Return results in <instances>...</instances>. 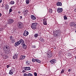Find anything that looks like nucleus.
<instances>
[{
	"instance_id": "nucleus-1",
	"label": "nucleus",
	"mask_w": 76,
	"mask_h": 76,
	"mask_svg": "<svg viewBox=\"0 0 76 76\" xmlns=\"http://www.w3.org/2000/svg\"><path fill=\"white\" fill-rule=\"evenodd\" d=\"M3 50L4 53L6 54H8L10 53V48L8 45H5L3 47Z\"/></svg>"
},
{
	"instance_id": "nucleus-2",
	"label": "nucleus",
	"mask_w": 76,
	"mask_h": 76,
	"mask_svg": "<svg viewBox=\"0 0 76 76\" xmlns=\"http://www.w3.org/2000/svg\"><path fill=\"white\" fill-rule=\"evenodd\" d=\"M24 43H25V42L22 39H20V40L15 42V47H17V46L19 45L20 44H21L22 45Z\"/></svg>"
},
{
	"instance_id": "nucleus-3",
	"label": "nucleus",
	"mask_w": 76,
	"mask_h": 76,
	"mask_svg": "<svg viewBox=\"0 0 76 76\" xmlns=\"http://www.w3.org/2000/svg\"><path fill=\"white\" fill-rule=\"evenodd\" d=\"M60 33H61L60 30H58L53 32V35L55 37H57L59 36V35L60 34Z\"/></svg>"
},
{
	"instance_id": "nucleus-4",
	"label": "nucleus",
	"mask_w": 76,
	"mask_h": 76,
	"mask_svg": "<svg viewBox=\"0 0 76 76\" xmlns=\"http://www.w3.org/2000/svg\"><path fill=\"white\" fill-rule=\"evenodd\" d=\"M17 27L18 29H23L24 27L23 24L21 22H18L17 24Z\"/></svg>"
},
{
	"instance_id": "nucleus-5",
	"label": "nucleus",
	"mask_w": 76,
	"mask_h": 76,
	"mask_svg": "<svg viewBox=\"0 0 76 76\" xmlns=\"http://www.w3.org/2000/svg\"><path fill=\"white\" fill-rule=\"evenodd\" d=\"M38 25V23H33L31 25V28L33 30H35L37 29V26Z\"/></svg>"
},
{
	"instance_id": "nucleus-6",
	"label": "nucleus",
	"mask_w": 76,
	"mask_h": 76,
	"mask_svg": "<svg viewBox=\"0 0 76 76\" xmlns=\"http://www.w3.org/2000/svg\"><path fill=\"white\" fill-rule=\"evenodd\" d=\"M10 40L12 42H13V43H15V39L13 38V36H11L10 37Z\"/></svg>"
},
{
	"instance_id": "nucleus-7",
	"label": "nucleus",
	"mask_w": 76,
	"mask_h": 76,
	"mask_svg": "<svg viewBox=\"0 0 76 76\" xmlns=\"http://www.w3.org/2000/svg\"><path fill=\"white\" fill-rule=\"evenodd\" d=\"M14 22V20L12 19H9L8 20V23L10 25V24H12V23H13Z\"/></svg>"
},
{
	"instance_id": "nucleus-8",
	"label": "nucleus",
	"mask_w": 76,
	"mask_h": 76,
	"mask_svg": "<svg viewBox=\"0 0 76 76\" xmlns=\"http://www.w3.org/2000/svg\"><path fill=\"white\" fill-rule=\"evenodd\" d=\"M28 34L29 33L28 32V31H27L26 30L24 31V32L23 34V35H24V36H25V37H26V36L28 35Z\"/></svg>"
},
{
	"instance_id": "nucleus-9",
	"label": "nucleus",
	"mask_w": 76,
	"mask_h": 76,
	"mask_svg": "<svg viewBox=\"0 0 76 76\" xmlns=\"http://www.w3.org/2000/svg\"><path fill=\"white\" fill-rule=\"evenodd\" d=\"M31 64V61L29 60H26V61L25 64L26 65H30Z\"/></svg>"
},
{
	"instance_id": "nucleus-10",
	"label": "nucleus",
	"mask_w": 76,
	"mask_h": 76,
	"mask_svg": "<svg viewBox=\"0 0 76 76\" xmlns=\"http://www.w3.org/2000/svg\"><path fill=\"white\" fill-rule=\"evenodd\" d=\"M57 12L58 13H61V12H63V9L61 8H58L57 10Z\"/></svg>"
},
{
	"instance_id": "nucleus-11",
	"label": "nucleus",
	"mask_w": 76,
	"mask_h": 76,
	"mask_svg": "<svg viewBox=\"0 0 76 76\" xmlns=\"http://www.w3.org/2000/svg\"><path fill=\"white\" fill-rule=\"evenodd\" d=\"M50 62L52 64H55L56 63V60L55 59H53L50 61Z\"/></svg>"
},
{
	"instance_id": "nucleus-12",
	"label": "nucleus",
	"mask_w": 76,
	"mask_h": 76,
	"mask_svg": "<svg viewBox=\"0 0 76 76\" xmlns=\"http://www.w3.org/2000/svg\"><path fill=\"white\" fill-rule=\"evenodd\" d=\"M25 57H26L25 56L21 55L20 57V60H23V59L25 58Z\"/></svg>"
},
{
	"instance_id": "nucleus-13",
	"label": "nucleus",
	"mask_w": 76,
	"mask_h": 76,
	"mask_svg": "<svg viewBox=\"0 0 76 76\" xmlns=\"http://www.w3.org/2000/svg\"><path fill=\"white\" fill-rule=\"evenodd\" d=\"M23 69L25 70H31V68L29 67H23Z\"/></svg>"
},
{
	"instance_id": "nucleus-14",
	"label": "nucleus",
	"mask_w": 76,
	"mask_h": 76,
	"mask_svg": "<svg viewBox=\"0 0 76 76\" xmlns=\"http://www.w3.org/2000/svg\"><path fill=\"white\" fill-rule=\"evenodd\" d=\"M31 18L32 20H36L37 18L34 15H31Z\"/></svg>"
},
{
	"instance_id": "nucleus-15",
	"label": "nucleus",
	"mask_w": 76,
	"mask_h": 76,
	"mask_svg": "<svg viewBox=\"0 0 76 76\" xmlns=\"http://www.w3.org/2000/svg\"><path fill=\"white\" fill-rule=\"evenodd\" d=\"M43 24L44 25H47V19H46V18L43 19Z\"/></svg>"
},
{
	"instance_id": "nucleus-16",
	"label": "nucleus",
	"mask_w": 76,
	"mask_h": 76,
	"mask_svg": "<svg viewBox=\"0 0 76 76\" xmlns=\"http://www.w3.org/2000/svg\"><path fill=\"white\" fill-rule=\"evenodd\" d=\"M22 47L23 48H24V49H25V50H26V48H27V46L26 45H25V43H24L23 44H22Z\"/></svg>"
},
{
	"instance_id": "nucleus-17",
	"label": "nucleus",
	"mask_w": 76,
	"mask_h": 76,
	"mask_svg": "<svg viewBox=\"0 0 76 76\" xmlns=\"http://www.w3.org/2000/svg\"><path fill=\"white\" fill-rule=\"evenodd\" d=\"M9 74L11 75H12L13 74V70L12 69L10 70L9 72Z\"/></svg>"
},
{
	"instance_id": "nucleus-18",
	"label": "nucleus",
	"mask_w": 76,
	"mask_h": 76,
	"mask_svg": "<svg viewBox=\"0 0 76 76\" xmlns=\"http://www.w3.org/2000/svg\"><path fill=\"white\" fill-rule=\"evenodd\" d=\"M62 4L61 2H58L56 3V5L57 6H61Z\"/></svg>"
},
{
	"instance_id": "nucleus-19",
	"label": "nucleus",
	"mask_w": 76,
	"mask_h": 76,
	"mask_svg": "<svg viewBox=\"0 0 76 76\" xmlns=\"http://www.w3.org/2000/svg\"><path fill=\"white\" fill-rule=\"evenodd\" d=\"M39 41H40L41 42H43V41H44V39H43V38H42L41 37H39Z\"/></svg>"
},
{
	"instance_id": "nucleus-20",
	"label": "nucleus",
	"mask_w": 76,
	"mask_h": 76,
	"mask_svg": "<svg viewBox=\"0 0 76 76\" xmlns=\"http://www.w3.org/2000/svg\"><path fill=\"white\" fill-rule=\"evenodd\" d=\"M5 7L7 9H9V6L8 4H7L5 5Z\"/></svg>"
},
{
	"instance_id": "nucleus-21",
	"label": "nucleus",
	"mask_w": 76,
	"mask_h": 76,
	"mask_svg": "<svg viewBox=\"0 0 76 76\" xmlns=\"http://www.w3.org/2000/svg\"><path fill=\"white\" fill-rule=\"evenodd\" d=\"M53 55L52 54H49V55L48 56V58H50L52 57Z\"/></svg>"
},
{
	"instance_id": "nucleus-22",
	"label": "nucleus",
	"mask_w": 76,
	"mask_h": 76,
	"mask_svg": "<svg viewBox=\"0 0 76 76\" xmlns=\"http://www.w3.org/2000/svg\"><path fill=\"white\" fill-rule=\"evenodd\" d=\"M10 4H15V2L13 1H11L10 2Z\"/></svg>"
},
{
	"instance_id": "nucleus-23",
	"label": "nucleus",
	"mask_w": 76,
	"mask_h": 76,
	"mask_svg": "<svg viewBox=\"0 0 76 76\" xmlns=\"http://www.w3.org/2000/svg\"><path fill=\"white\" fill-rule=\"evenodd\" d=\"M74 24V23L71 22L70 23V25L71 26H73Z\"/></svg>"
},
{
	"instance_id": "nucleus-24",
	"label": "nucleus",
	"mask_w": 76,
	"mask_h": 76,
	"mask_svg": "<svg viewBox=\"0 0 76 76\" xmlns=\"http://www.w3.org/2000/svg\"><path fill=\"white\" fill-rule=\"evenodd\" d=\"M35 61H36L37 63H41V61L38 59H36Z\"/></svg>"
},
{
	"instance_id": "nucleus-25",
	"label": "nucleus",
	"mask_w": 76,
	"mask_h": 76,
	"mask_svg": "<svg viewBox=\"0 0 76 76\" xmlns=\"http://www.w3.org/2000/svg\"><path fill=\"white\" fill-rule=\"evenodd\" d=\"M25 12L26 13V15H28V13L29 12V11H28V10H25Z\"/></svg>"
},
{
	"instance_id": "nucleus-26",
	"label": "nucleus",
	"mask_w": 76,
	"mask_h": 76,
	"mask_svg": "<svg viewBox=\"0 0 76 76\" xmlns=\"http://www.w3.org/2000/svg\"><path fill=\"white\" fill-rule=\"evenodd\" d=\"M38 37V34L36 33L34 34V37L35 38H37Z\"/></svg>"
},
{
	"instance_id": "nucleus-27",
	"label": "nucleus",
	"mask_w": 76,
	"mask_h": 76,
	"mask_svg": "<svg viewBox=\"0 0 76 76\" xmlns=\"http://www.w3.org/2000/svg\"><path fill=\"white\" fill-rule=\"evenodd\" d=\"M13 59H17L18 58V56H14L13 57Z\"/></svg>"
},
{
	"instance_id": "nucleus-28",
	"label": "nucleus",
	"mask_w": 76,
	"mask_h": 76,
	"mask_svg": "<svg viewBox=\"0 0 76 76\" xmlns=\"http://www.w3.org/2000/svg\"><path fill=\"white\" fill-rule=\"evenodd\" d=\"M49 12L50 13H53V10H52V9H49Z\"/></svg>"
},
{
	"instance_id": "nucleus-29",
	"label": "nucleus",
	"mask_w": 76,
	"mask_h": 76,
	"mask_svg": "<svg viewBox=\"0 0 76 76\" xmlns=\"http://www.w3.org/2000/svg\"><path fill=\"white\" fill-rule=\"evenodd\" d=\"M64 71H65L64 69H62V71L61 72V74H62V73H64Z\"/></svg>"
},
{
	"instance_id": "nucleus-30",
	"label": "nucleus",
	"mask_w": 76,
	"mask_h": 76,
	"mask_svg": "<svg viewBox=\"0 0 76 76\" xmlns=\"http://www.w3.org/2000/svg\"><path fill=\"white\" fill-rule=\"evenodd\" d=\"M64 20H66L67 19V18L66 16V15L64 16Z\"/></svg>"
},
{
	"instance_id": "nucleus-31",
	"label": "nucleus",
	"mask_w": 76,
	"mask_h": 76,
	"mask_svg": "<svg viewBox=\"0 0 76 76\" xmlns=\"http://www.w3.org/2000/svg\"><path fill=\"white\" fill-rule=\"evenodd\" d=\"M28 76H33V75L31 73H28Z\"/></svg>"
},
{
	"instance_id": "nucleus-32",
	"label": "nucleus",
	"mask_w": 76,
	"mask_h": 76,
	"mask_svg": "<svg viewBox=\"0 0 76 76\" xmlns=\"http://www.w3.org/2000/svg\"><path fill=\"white\" fill-rule=\"evenodd\" d=\"M26 3L27 4H29V0H26Z\"/></svg>"
},
{
	"instance_id": "nucleus-33",
	"label": "nucleus",
	"mask_w": 76,
	"mask_h": 76,
	"mask_svg": "<svg viewBox=\"0 0 76 76\" xmlns=\"http://www.w3.org/2000/svg\"><path fill=\"white\" fill-rule=\"evenodd\" d=\"M24 76H28V74H27L26 73H24L23 74Z\"/></svg>"
},
{
	"instance_id": "nucleus-34",
	"label": "nucleus",
	"mask_w": 76,
	"mask_h": 76,
	"mask_svg": "<svg viewBox=\"0 0 76 76\" xmlns=\"http://www.w3.org/2000/svg\"><path fill=\"white\" fill-rule=\"evenodd\" d=\"M35 59L34 58H32V62H35Z\"/></svg>"
},
{
	"instance_id": "nucleus-35",
	"label": "nucleus",
	"mask_w": 76,
	"mask_h": 76,
	"mask_svg": "<svg viewBox=\"0 0 76 76\" xmlns=\"http://www.w3.org/2000/svg\"><path fill=\"white\" fill-rule=\"evenodd\" d=\"M34 75L35 76H37V72H34Z\"/></svg>"
},
{
	"instance_id": "nucleus-36",
	"label": "nucleus",
	"mask_w": 76,
	"mask_h": 76,
	"mask_svg": "<svg viewBox=\"0 0 76 76\" xmlns=\"http://www.w3.org/2000/svg\"><path fill=\"white\" fill-rule=\"evenodd\" d=\"M12 8H11L9 10V13H11V12H12Z\"/></svg>"
},
{
	"instance_id": "nucleus-37",
	"label": "nucleus",
	"mask_w": 76,
	"mask_h": 76,
	"mask_svg": "<svg viewBox=\"0 0 76 76\" xmlns=\"http://www.w3.org/2000/svg\"><path fill=\"white\" fill-rule=\"evenodd\" d=\"M32 47L33 48H36V46L35 45H32Z\"/></svg>"
},
{
	"instance_id": "nucleus-38",
	"label": "nucleus",
	"mask_w": 76,
	"mask_h": 76,
	"mask_svg": "<svg viewBox=\"0 0 76 76\" xmlns=\"http://www.w3.org/2000/svg\"><path fill=\"white\" fill-rule=\"evenodd\" d=\"M10 64L9 65H7V68H8L9 67H10Z\"/></svg>"
},
{
	"instance_id": "nucleus-39",
	"label": "nucleus",
	"mask_w": 76,
	"mask_h": 76,
	"mask_svg": "<svg viewBox=\"0 0 76 76\" xmlns=\"http://www.w3.org/2000/svg\"><path fill=\"white\" fill-rule=\"evenodd\" d=\"M70 56H71V54L70 53H68L67 54V56H69V57H70Z\"/></svg>"
},
{
	"instance_id": "nucleus-40",
	"label": "nucleus",
	"mask_w": 76,
	"mask_h": 76,
	"mask_svg": "<svg viewBox=\"0 0 76 76\" xmlns=\"http://www.w3.org/2000/svg\"><path fill=\"white\" fill-rule=\"evenodd\" d=\"M4 56L6 58H9V56Z\"/></svg>"
},
{
	"instance_id": "nucleus-41",
	"label": "nucleus",
	"mask_w": 76,
	"mask_h": 76,
	"mask_svg": "<svg viewBox=\"0 0 76 76\" xmlns=\"http://www.w3.org/2000/svg\"><path fill=\"white\" fill-rule=\"evenodd\" d=\"M23 14L24 15H26V13L25 12H23Z\"/></svg>"
},
{
	"instance_id": "nucleus-42",
	"label": "nucleus",
	"mask_w": 76,
	"mask_h": 76,
	"mask_svg": "<svg viewBox=\"0 0 76 76\" xmlns=\"http://www.w3.org/2000/svg\"><path fill=\"white\" fill-rule=\"evenodd\" d=\"M25 9H23V10H22V12H25Z\"/></svg>"
},
{
	"instance_id": "nucleus-43",
	"label": "nucleus",
	"mask_w": 76,
	"mask_h": 76,
	"mask_svg": "<svg viewBox=\"0 0 76 76\" xmlns=\"http://www.w3.org/2000/svg\"><path fill=\"white\" fill-rule=\"evenodd\" d=\"M14 56H17L18 57V54L16 53Z\"/></svg>"
},
{
	"instance_id": "nucleus-44",
	"label": "nucleus",
	"mask_w": 76,
	"mask_h": 76,
	"mask_svg": "<svg viewBox=\"0 0 76 76\" xmlns=\"http://www.w3.org/2000/svg\"><path fill=\"white\" fill-rule=\"evenodd\" d=\"M25 71L26 70H23L22 72V73H24V72H25Z\"/></svg>"
},
{
	"instance_id": "nucleus-45",
	"label": "nucleus",
	"mask_w": 76,
	"mask_h": 76,
	"mask_svg": "<svg viewBox=\"0 0 76 76\" xmlns=\"http://www.w3.org/2000/svg\"><path fill=\"white\" fill-rule=\"evenodd\" d=\"M71 71V69H69L68 70V72H70Z\"/></svg>"
},
{
	"instance_id": "nucleus-46",
	"label": "nucleus",
	"mask_w": 76,
	"mask_h": 76,
	"mask_svg": "<svg viewBox=\"0 0 76 76\" xmlns=\"http://www.w3.org/2000/svg\"><path fill=\"white\" fill-rule=\"evenodd\" d=\"M74 12H76V8L74 9Z\"/></svg>"
},
{
	"instance_id": "nucleus-47",
	"label": "nucleus",
	"mask_w": 76,
	"mask_h": 76,
	"mask_svg": "<svg viewBox=\"0 0 76 76\" xmlns=\"http://www.w3.org/2000/svg\"><path fill=\"white\" fill-rule=\"evenodd\" d=\"M2 14H1V13H0V17L2 16Z\"/></svg>"
},
{
	"instance_id": "nucleus-48",
	"label": "nucleus",
	"mask_w": 76,
	"mask_h": 76,
	"mask_svg": "<svg viewBox=\"0 0 76 76\" xmlns=\"http://www.w3.org/2000/svg\"><path fill=\"white\" fill-rule=\"evenodd\" d=\"M65 24H66V25H67V23L66 22H65Z\"/></svg>"
},
{
	"instance_id": "nucleus-49",
	"label": "nucleus",
	"mask_w": 76,
	"mask_h": 76,
	"mask_svg": "<svg viewBox=\"0 0 76 76\" xmlns=\"http://www.w3.org/2000/svg\"><path fill=\"white\" fill-rule=\"evenodd\" d=\"M20 19H22V16H20Z\"/></svg>"
},
{
	"instance_id": "nucleus-50",
	"label": "nucleus",
	"mask_w": 76,
	"mask_h": 76,
	"mask_svg": "<svg viewBox=\"0 0 76 76\" xmlns=\"http://www.w3.org/2000/svg\"><path fill=\"white\" fill-rule=\"evenodd\" d=\"M2 2V0H0V3Z\"/></svg>"
},
{
	"instance_id": "nucleus-51",
	"label": "nucleus",
	"mask_w": 76,
	"mask_h": 76,
	"mask_svg": "<svg viewBox=\"0 0 76 76\" xmlns=\"http://www.w3.org/2000/svg\"><path fill=\"white\" fill-rule=\"evenodd\" d=\"M15 7V6H13L11 7V8H12V7Z\"/></svg>"
},
{
	"instance_id": "nucleus-52",
	"label": "nucleus",
	"mask_w": 76,
	"mask_h": 76,
	"mask_svg": "<svg viewBox=\"0 0 76 76\" xmlns=\"http://www.w3.org/2000/svg\"><path fill=\"white\" fill-rule=\"evenodd\" d=\"M18 13L19 14H20V11H18Z\"/></svg>"
},
{
	"instance_id": "nucleus-53",
	"label": "nucleus",
	"mask_w": 76,
	"mask_h": 76,
	"mask_svg": "<svg viewBox=\"0 0 76 76\" xmlns=\"http://www.w3.org/2000/svg\"><path fill=\"white\" fill-rule=\"evenodd\" d=\"M4 4H2V6H3V5H4Z\"/></svg>"
},
{
	"instance_id": "nucleus-54",
	"label": "nucleus",
	"mask_w": 76,
	"mask_h": 76,
	"mask_svg": "<svg viewBox=\"0 0 76 76\" xmlns=\"http://www.w3.org/2000/svg\"><path fill=\"white\" fill-rule=\"evenodd\" d=\"M1 29H0V31H1Z\"/></svg>"
},
{
	"instance_id": "nucleus-55",
	"label": "nucleus",
	"mask_w": 76,
	"mask_h": 76,
	"mask_svg": "<svg viewBox=\"0 0 76 76\" xmlns=\"http://www.w3.org/2000/svg\"><path fill=\"white\" fill-rule=\"evenodd\" d=\"M54 48L55 49H56V48Z\"/></svg>"
}]
</instances>
